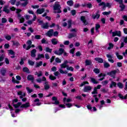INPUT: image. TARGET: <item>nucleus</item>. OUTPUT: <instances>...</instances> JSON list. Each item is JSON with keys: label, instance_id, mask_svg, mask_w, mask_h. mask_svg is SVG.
<instances>
[{"label": "nucleus", "instance_id": "nucleus-1", "mask_svg": "<svg viewBox=\"0 0 127 127\" xmlns=\"http://www.w3.org/2000/svg\"><path fill=\"white\" fill-rule=\"evenodd\" d=\"M61 6H60V4H59V2H56L55 3V5L54 6V10H58V11H55V12H58V13H61Z\"/></svg>", "mask_w": 127, "mask_h": 127}, {"label": "nucleus", "instance_id": "nucleus-2", "mask_svg": "<svg viewBox=\"0 0 127 127\" xmlns=\"http://www.w3.org/2000/svg\"><path fill=\"white\" fill-rule=\"evenodd\" d=\"M17 102H18V100L17 99H14L12 101L13 106L15 109H17V108H19L20 106H21V102L17 103ZM15 103H17L15 104Z\"/></svg>", "mask_w": 127, "mask_h": 127}, {"label": "nucleus", "instance_id": "nucleus-3", "mask_svg": "<svg viewBox=\"0 0 127 127\" xmlns=\"http://www.w3.org/2000/svg\"><path fill=\"white\" fill-rule=\"evenodd\" d=\"M119 71L120 70H119V69H116L112 70L111 72H108L107 74L109 76H111V77H113V78H115V75H116L117 73H119Z\"/></svg>", "mask_w": 127, "mask_h": 127}, {"label": "nucleus", "instance_id": "nucleus-4", "mask_svg": "<svg viewBox=\"0 0 127 127\" xmlns=\"http://www.w3.org/2000/svg\"><path fill=\"white\" fill-rule=\"evenodd\" d=\"M64 49L62 48H60L58 51H55L54 53H55V54H56L57 55L60 56L63 54V53H64Z\"/></svg>", "mask_w": 127, "mask_h": 127}, {"label": "nucleus", "instance_id": "nucleus-5", "mask_svg": "<svg viewBox=\"0 0 127 127\" xmlns=\"http://www.w3.org/2000/svg\"><path fill=\"white\" fill-rule=\"evenodd\" d=\"M112 36H119V37H121V36H122V32L121 31H115V32H112Z\"/></svg>", "mask_w": 127, "mask_h": 127}, {"label": "nucleus", "instance_id": "nucleus-6", "mask_svg": "<svg viewBox=\"0 0 127 127\" xmlns=\"http://www.w3.org/2000/svg\"><path fill=\"white\" fill-rule=\"evenodd\" d=\"M34 104L32 105L33 107L35 106H41V102H40L39 99H36L34 100Z\"/></svg>", "mask_w": 127, "mask_h": 127}, {"label": "nucleus", "instance_id": "nucleus-7", "mask_svg": "<svg viewBox=\"0 0 127 127\" xmlns=\"http://www.w3.org/2000/svg\"><path fill=\"white\" fill-rule=\"evenodd\" d=\"M87 108L88 110H89V111H91V112H96L97 111V108H96V107H92V106L91 105V104H89V105H87Z\"/></svg>", "mask_w": 127, "mask_h": 127}, {"label": "nucleus", "instance_id": "nucleus-8", "mask_svg": "<svg viewBox=\"0 0 127 127\" xmlns=\"http://www.w3.org/2000/svg\"><path fill=\"white\" fill-rule=\"evenodd\" d=\"M20 107L22 109H27V108L30 107V103L29 102H27L25 104H21Z\"/></svg>", "mask_w": 127, "mask_h": 127}, {"label": "nucleus", "instance_id": "nucleus-9", "mask_svg": "<svg viewBox=\"0 0 127 127\" xmlns=\"http://www.w3.org/2000/svg\"><path fill=\"white\" fill-rule=\"evenodd\" d=\"M17 95H18V96H19L20 99H22V98H23V97H25V96H26L25 92H23L22 91H18L17 92Z\"/></svg>", "mask_w": 127, "mask_h": 127}, {"label": "nucleus", "instance_id": "nucleus-10", "mask_svg": "<svg viewBox=\"0 0 127 127\" xmlns=\"http://www.w3.org/2000/svg\"><path fill=\"white\" fill-rule=\"evenodd\" d=\"M99 5H103V7H111L112 4H111L110 3H105V2H102L99 4Z\"/></svg>", "mask_w": 127, "mask_h": 127}, {"label": "nucleus", "instance_id": "nucleus-11", "mask_svg": "<svg viewBox=\"0 0 127 127\" xmlns=\"http://www.w3.org/2000/svg\"><path fill=\"white\" fill-rule=\"evenodd\" d=\"M52 101H53V103L55 105H59V101L57 100V97H53L52 98Z\"/></svg>", "mask_w": 127, "mask_h": 127}, {"label": "nucleus", "instance_id": "nucleus-12", "mask_svg": "<svg viewBox=\"0 0 127 127\" xmlns=\"http://www.w3.org/2000/svg\"><path fill=\"white\" fill-rule=\"evenodd\" d=\"M101 87H102V85H98L96 87H95L94 88L93 91L92 92V94H98V92H97V89H101Z\"/></svg>", "mask_w": 127, "mask_h": 127}, {"label": "nucleus", "instance_id": "nucleus-13", "mask_svg": "<svg viewBox=\"0 0 127 127\" xmlns=\"http://www.w3.org/2000/svg\"><path fill=\"white\" fill-rule=\"evenodd\" d=\"M49 27V24L48 22L43 23L41 26V28H44V29H48Z\"/></svg>", "mask_w": 127, "mask_h": 127}, {"label": "nucleus", "instance_id": "nucleus-14", "mask_svg": "<svg viewBox=\"0 0 127 127\" xmlns=\"http://www.w3.org/2000/svg\"><path fill=\"white\" fill-rule=\"evenodd\" d=\"M106 76V74L105 73H100L98 75V77L99 78H101L99 79V81H103L104 79L105 78V76Z\"/></svg>", "mask_w": 127, "mask_h": 127}, {"label": "nucleus", "instance_id": "nucleus-15", "mask_svg": "<svg viewBox=\"0 0 127 127\" xmlns=\"http://www.w3.org/2000/svg\"><path fill=\"white\" fill-rule=\"evenodd\" d=\"M91 90H92V87L90 86H86L83 89L84 92H89V91H91Z\"/></svg>", "mask_w": 127, "mask_h": 127}, {"label": "nucleus", "instance_id": "nucleus-16", "mask_svg": "<svg viewBox=\"0 0 127 127\" xmlns=\"http://www.w3.org/2000/svg\"><path fill=\"white\" fill-rule=\"evenodd\" d=\"M53 29H50L48 32L46 33V35L49 36V37L52 36L53 35Z\"/></svg>", "mask_w": 127, "mask_h": 127}, {"label": "nucleus", "instance_id": "nucleus-17", "mask_svg": "<svg viewBox=\"0 0 127 127\" xmlns=\"http://www.w3.org/2000/svg\"><path fill=\"white\" fill-rule=\"evenodd\" d=\"M44 88L45 90H48L49 89V88H50V86H49V82L47 81V80L45 81Z\"/></svg>", "mask_w": 127, "mask_h": 127}, {"label": "nucleus", "instance_id": "nucleus-18", "mask_svg": "<svg viewBox=\"0 0 127 127\" xmlns=\"http://www.w3.org/2000/svg\"><path fill=\"white\" fill-rule=\"evenodd\" d=\"M81 21L84 23V25H87L88 24V22L86 20L85 16H81L80 18Z\"/></svg>", "mask_w": 127, "mask_h": 127}, {"label": "nucleus", "instance_id": "nucleus-19", "mask_svg": "<svg viewBox=\"0 0 127 127\" xmlns=\"http://www.w3.org/2000/svg\"><path fill=\"white\" fill-rule=\"evenodd\" d=\"M36 81L38 83H41L42 81H44L45 82L47 81L46 78L44 76L43 77L42 79L38 78L36 79Z\"/></svg>", "mask_w": 127, "mask_h": 127}, {"label": "nucleus", "instance_id": "nucleus-20", "mask_svg": "<svg viewBox=\"0 0 127 127\" xmlns=\"http://www.w3.org/2000/svg\"><path fill=\"white\" fill-rule=\"evenodd\" d=\"M43 12H44V8H39L37 10V13L38 14H42Z\"/></svg>", "mask_w": 127, "mask_h": 127}, {"label": "nucleus", "instance_id": "nucleus-21", "mask_svg": "<svg viewBox=\"0 0 127 127\" xmlns=\"http://www.w3.org/2000/svg\"><path fill=\"white\" fill-rule=\"evenodd\" d=\"M35 53H36V50L33 49L31 52V57H35L36 56V55H35Z\"/></svg>", "mask_w": 127, "mask_h": 127}, {"label": "nucleus", "instance_id": "nucleus-22", "mask_svg": "<svg viewBox=\"0 0 127 127\" xmlns=\"http://www.w3.org/2000/svg\"><path fill=\"white\" fill-rule=\"evenodd\" d=\"M3 11H4L6 13H8L10 11L9 9H8V6H5L3 8Z\"/></svg>", "mask_w": 127, "mask_h": 127}, {"label": "nucleus", "instance_id": "nucleus-23", "mask_svg": "<svg viewBox=\"0 0 127 127\" xmlns=\"http://www.w3.org/2000/svg\"><path fill=\"white\" fill-rule=\"evenodd\" d=\"M43 64V63L42 61H40L39 63H36L35 65V67L36 68H37L38 67H40V66H42V64Z\"/></svg>", "mask_w": 127, "mask_h": 127}, {"label": "nucleus", "instance_id": "nucleus-24", "mask_svg": "<svg viewBox=\"0 0 127 127\" xmlns=\"http://www.w3.org/2000/svg\"><path fill=\"white\" fill-rule=\"evenodd\" d=\"M0 73L2 76H4L5 75V73H6V70L5 68H1L0 70Z\"/></svg>", "mask_w": 127, "mask_h": 127}, {"label": "nucleus", "instance_id": "nucleus-25", "mask_svg": "<svg viewBox=\"0 0 127 127\" xmlns=\"http://www.w3.org/2000/svg\"><path fill=\"white\" fill-rule=\"evenodd\" d=\"M116 55L117 57V58L118 59H119V60H122V59H123L124 58V57H123V56L122 55H120L119 54V52H117L116 53Z\"/></svg>", "mask_w": 127, "mask_h": 127}, {"label": "nucleus", "instance_id": "nucleus-26", "mask_svg": "<svg viewBox=\"0 0 127 127\" xmlns=\"http://www.w3.org/2000/svg\"><path fill=\"white\" fill-rule=\"evenodd\" d=\"M51 42L53 45H56L58 43V40L56 39H52Z\"/></svg>", "mask_w": 127, "mask_h": 127}, {"label": "nucleus", "instance_id": "nucleus-27", "mask_svg": "<svg viewBox=\"0 0 127 127\" xmlns=\"http://www.w3.org/2000/svg\"><path fill=\"white\" fill-rule=\"evenodd\" d=\"M70 102H72V100L70 98H67L66 99V97H64V104H66V103H70Z\"/></svg>", "mask_w": 127, "mask_h": 127}, {"label": "nucleus", "instance_id": "nucleus-28", "mask_svg": "<svg viewBox=\"0 0 127 127\" xmlns=\"http://www.w3.org/2000/svg\"><path fill=\"white\" fill-rule=\"evenodd\" d=\"M91 79V83H93V84H98L99 81H97L96 79L93 78V77H90Z\"/></svg>", "mask_w": 127, "mask_h": 127}, {"label": "nucleus", "instance_id": "nucleus-29", "mask_svg": "<svg viewBox=\"0 0 127 127\" xmlns=\"http://www.w3.org/2000/svg\"><path fill=\"white\" fill-rule=\"evenodd\" d=\"M95 60L96 61H97L99 63H103L104 62V60H103V59L100 58H96L95 59Z\"/></svg>", "mask_w": 127, "mask_h": 127}, {"label": "nucleus", "instance_id": "nucleus-30", "mask_svg": "<svg viewBox=\"0 0 127 127\" xmlns=\"http://www.w3.org/2000/svg\"><path fill=\"white\" fill-rule=\"evenodd\" d=\"M92 64V61L89 60H86L85 61V65L89 66V65Z\"/></svg>", "mask_w": 127, "mask_h": 127}, {"label": "nucleus", "instance_id": "nucleus-31", "mask_svg": "<svg viewBox=\"0 0 127 127\" xmlns=\"http://www.w3.org/2000/svg\"><path fill=\"white\" fill-rule=\"evenodd\" d=\"M41 58H44V55L43 54H38V57L36 58V60H39Z\"/></svg>", "mask_w": 127, "mask_h": 127}, {"label": "nucleus", "instance_id": "nucleus-32", "mask_svg": "<svg viewBox=\"0 0 127 127\" xmlns=\"http://www.w3.org/2000/svg\"><path fill=\"white\" fill-rule=\"evenodd\" d=\"M100 17V14L98 13H96V14H94L92 15V18L93 19H96V18H99Z\"/></svg>", "mask_w": 127, "mask_h": 127}, {"label": "nucleus", "instance_id": "nucleus-33", "mask_svg": "<svg viewBox=\"0 0 127 127\" xmlns=\"http://www.w3.org/2000/svg\"><path fill=\"white\" fill-rule=\"evenodd\" d=\"M59 71L60 73H61V74H67V73H68V71H67V70L64 71L61 68H59Z\"/></svg>", "mask_w": 127, "mask_h": 127}, {"label": "nucleus", "instance_id": "nucleus-34", "mask_svg": "<svg viewBox=\"0 0 127 127\" xmlns=\"http://www.w3.org/2000/svg\"><path fill=\"white\" fill-rule=\"evenodd\" d=\"M26 90L27 91V93H28V94H30L31 93H32V92H33V89L29 88V87H26Z\"/></svg>", "mask_w": 127, "mask_h": 127}, {"label": "nucleus", "instance_id": "nucleus-35", "mask_svg": "<svg viewBox=\"0 0 127 127\" xmlns=\"http://www.w3.org/2000/svg\"><path fill=\"white\" fill-rule=\"evenodd\" d=\"M27 80L29 81H33V80H34V77L31 75H28Z\"/></svg>", "mask_w": 127, "mask_h": 127}, {"label": "nucleus", "instance_id": "nucleus-36", "mask_svg": "<svg viewBox=\"0 0 127 127\" xmlns=\"http://www.w3.org/2000/svg\"><path fill=\"white\" fill-rule=\"evenodd\" d=\"M114 48V44L112 43H109V47L108 48V50H111V49H113Z\"/></svg>", "mask_w": 127, "mask_h": 127}, {"label": "nucleus", "instance_id": "nucleus-37", "mask_svg": "<svg viewBox=\"0 0 127 127\" xmlns=\"http://www.w3.org/2000/svg\"><path fill=\"white\" fill-rule=\"evenodd\" d=\"M117 83L114 81H112L111 84L110 85V88H113V87H116Z\"/></svg>", "mask_w": 127, "mask_h": 127}, {"label": "nucleus", "instance_id": "nucleus-38", "mask_svg": "<svg viewBox=\"0 0 127 127\" xmlns=\"http://www.w3.org/2000/svg\"><path fill=\"white\" fill-rule=\"evenodd\" d=\"M100 27H101V25H100V24H96L95 25V30L96 32H99V28H100Z\"/></svg>", "mask_w": 127, "mask_h": 127}, {"label": "nucleus", "instance_id": "nucleus-39", "mask_svg": "<svg viewBox=\"0 0 127 127\" xmlns=\"http://www.w3.org/2000/svg\"><path fill=\"white\" fill-rule=\"evenodd\" d=\"M12 82L14 83V84H19V81L18 80H16L15 78H14V77H12Z\"/></svg>", "mask_w": 127, "mask_h": 127}, {"label": "nucleus", "instance_id": "nucleus-40", "mask_svg": "<svg viewBox=\"0 0 127 127\" xmlns=\"http://www.w3.org/2000/svg\"><path fill=\"white\" fill-rule=\"evenodd\" d=\"M67 66H68V65L65 64H64V63L60 64V66L62 69H64L65 68H67Z\"/></svg>", "mask_w": 127, "mask_h": 127}, {"label": "nucleus", "instance_id": "nucleus-41", "mask_svg": "<svg viewBox=\"0 0 127 127\" xmlns=\"http://www.w3.org/2000/svg\"><path fill=\"white\" fill-rule=\"evenodd\" d=\"M49 79L51 80L52 81H54V80H56V77L52 75V74H51L49 76Z\"/></svg>", "mask_w": 127, "mask_h": 127}, {"label": "nucleus", "instance_id": "nucleus-42", "mask_svg": "<svg viewBox=\"0 0 127 127\" xmlns=\"http://www.w3.org/2000/svg\"><path fill=\"white\" fill-rule=\"evenodd\" d=\"M35 75H37L38 77H41L42 76V71H39L38 72H36Z\"/></svg>", "mask_w": 127, "mask_h": 127}, {"label": "nucleus", "instance_id": "nucleus-43", "mask_svg": "<svg viewBox=\"0 0 127 127\" xmlns=\"http://www.w3.org/2000/svg\"><path fill=\"white\" fill-rule=\"evenodd\" d=\"M23 72H25L26 73H30V71H29V69H28V68H27L26 67H24L23 68Z\"/></svg>", "mask_w": 127, "mask_h": 127}, {"label": "nucleus", "instance_id": "nucleus-44", "mask_svg": "<svg viewBox=\"0 0 127 127\" xmlns=\"http://www.w3.org/2000/svg\"><path fill=\"white\" fill-rule=\"evenodd\" d=\"M120 4V7L121 8V11H123V10H124V9H125V8L126 7V6H125V5H124V4H123V3H121Z\"/></svg>", "mask_w": 127, "mask_h": 127}, {"label": "nucleus", "instance_id": "nucleus-45", "mask_svg": "<svg viewBox=\"0 0 127 127\" xmlns=\"http://www.w3.org/2000/svg\"><path fill=\"white\" fill-rule=\"evenodd\" d=\"M66 69L68 70V71H74V68H73V67L72 66H69L68 65L66 66Z\"/></svg>", "mask_w": 127, "mask_h": 127}, {"label": "nucleus", "instance_id": "nucleus-46", "mask_svg": "<svg viewBox=\"0 0 127 127\" xmlns=\"http://www.w3.org/2000/svg\"><path fill=\"white\" fill-rule=\"evenodd\" d=\"M118 87L120 88V89H123L124 88V84L121 82H119L117 83Z\"/></svg>", "mask_w": 127, "mask_h": 127}, {"label": "nucleus", "instance_id": "nucleus-47", "mask_svg": "<svg viewBox=\"0 0 127 127\" xmlns=\"http://www.w3.org/2000/svg\"><path fill=\"white\" fill-rule=\"evenodd\" d=\"M88 48H91V47H93V41L91 40L88 42Z\"/></svg>", "mask_w": 127, "mask_h": 127}, {"label": "nucleus", "instance_id": "nucleus-48", "mask_svg": "<svg viewBox=\"0 0 127 127\" xmlns=\"http://www.w3.org/2000/svg\"><path fill=\"white\" fill-rule=\"evenodd\" d=\"M76 33L70 34L68 35V38H72V37H76Z\"/></svg>", "mask_w": 127, "mask_h": 127}, {"label": "nucleus", "instance_id": "nucleus-49", "mask_svg": "<svg viewBox=\"0 0 127 127\" xmlns=\"http://www.w3.org/2000/svg\"><path fill=\"white\" fill-rule=\"evenodd\" d=\"M93 72H94L95 74H99L100 73V69L99 68H94Z\"/></svg>", "mask_w": 127, "mask_h": 127}, {"label": "nucleus", "instance_id": "nucleus-50", "mask_svg": "<svg viewBox=\"0 0 127 127\" xmlns=\"http://www.w3.org/2000/svg\"><path fill=\"white\" fill-rule=\"evenodd\" d=\"M13 45H14L15 46H16L17 47H18V46H20V44H19V43L18 42H13Z\"/></svg>", "mask_w": 127, "mask_h": 127}, {"label": "nucleus", "instance_id": "nucleus-51", "mask_svg": "<svg viewBox=\"0 0 127 127\" xmlns=\"http://www.w3.org/2000/svg\"><path fill=\"white\" fill-rule=\"evenodd\" d=\"M121 40H123L125 43H127V37H122Z\"/></svg>", "mask_w": 127, "mask_h": 127}, {"label": "nucleus", "instance_id": "nucleus-52", "mask_svg": "<svg viewBox=\"0 0 127 127\" xmlns=\"http://www.w3.org/2000/svg\"><path fill=\"white\" fill-rule=\"evenodd\" d=\"M67 4H68V5H69V6H72L73 3L72 0H68L67 1Z\"/></svg>", "mask_w": 127, "mask_h": 127}, {"label": "nucleus", "instance_id": "nucleus-53", "mask_svg": "<svg viewBox=\"0 0 127 127\" xmlns=\"http://www.w3.org/2000/svg\"><path fill=\"white\" fill-rule=\"evenodd\" d=\"M5 39L6 40L9 41L10 39H11V36H9V35H7L5 36Z\"/></svg>", "mask_w": 127, "mask_h": 127}, {"label": "nucleus", "instance_id": "nucleus-54", "mask_svg": "<svg viewBox=\"0 0 127 127\" xmlns=\"http://www.w3.org/2000/svg\"><path fill=\"white\" fill-rule=\"evenodd\" d=\"M106 56L108 59H113V58H114V55L108 54L106 55Z\"/></svg>", "mask_w": 127, "mask_h": 127}, {"label": "nucleus", "instance_id": "nucleus-55", "mask_svg": "<svg viewBox=\"0 0 127 127\" xmlns=\"http://www.w3.org/2000/svg\"><path fill=\"white\" fill-rule=\"evenodd\" d=\"M104 66L105 68H109L110 67V64L108 63H104Z\"/></svg>", "mask_w": 127, "mask_h": 127}, {"label": "nucleus", "instance_id": "nucleus-56", "mask_svg": "<svg viewBox=\"0 0 127 127\" xmlns=\"http://www.w3.org/2000/svg\"><path fill=\"white\" fill-rule=\"evenodd\" d=\"M8 53L9 54H10L11 55H15V53H14V52H13V51L10 50H8Z\"/></svg>", "mask_w": 127, "mask_h": 127}, {"label": "nucleus", "instance_id": "nucleus-57", "mask_svg": "<svg viewBox=\"0 0 127 127\" xmlns=\"http://www.w3.org/2000/svg\"><path fill=\"white\" fill-rule=\"evenodd\" d=\"M6 108L7 109V110L9 109L10 111H13V109L10 104H8V107H7Z\"/></svg>", "mask_w": 127, "mask_h": 127}, {"label": "nucleus", "instance_id": "nucleus-58", "mask_svg": "<svg viewBox=\"0 0 127 127\" xmlns=\"http://www.w3.org/2000/svg\"><path fill=\"white\" fill-rule=\"evenodd\" d=\"M46 52H49V53H51L52 52V49H50L48 47L46 48Z\"/></svg>", "mask_w": 127, "mask_h": 127}, {"label": "nucleus", "instance_id": "nucleus-59", "mask_svg": "<svg viewBox=\"0 0 127 127\" xmlns=\"http://www.w3.org/2000/svg\"><path fill=\"white\" fill-rule=\"evenodd\" d=\"M34 62L32 61H30L29 60L28 61V64H29V65H30L31 66H33V65H34Z\"/></svg>", "mask_w": 127, "mask_h": 127}, {"label": "nucleus", "instance_id": "nucleus-60", "mask_svg": "<svg viewBox=\"0 0 127 127\" xmlns=\"http://www.w3.org/2000/svg\"><path fill=\"white\" fill-rule=\"evenodd\" d=\"M5 56L4 55L2 54L1 56H0V62H2L3 61V59H4Z\"/></svg>", "mask_w": 127, "mask_h": 127}, {"label": "nucleus", "instance_id": "nucleus-61", "mask_svg": "<svg viewBox=\"0 0 127 127\" xmlns=\"http://www.w3.org/2000/svg\"><path fill=\"white\" fill-rule=\"evenodd\" d=\"M55 61L56 63H61L62 62L61 60L58 58H56Z\"/></svg>", "mask_w": 127, "mask_h": 127}, {"label": "nucleus", "instance_id": "nucleus-62", "mask_svg": "<svg viewBox=\"0 0 127 127\" xmlns=\"http://www.w3.org/2000/svg\"><path fill=\"white\" fill-rule=\"evenodd\" d=\"M20 20V23H22L24 22V18L21 17V18H18Z\"/></svg>", "mask_w": 127, "mask_h": 127}, {"label": "nucleus", "instance_id": "nucleus-63", "mask_svg": "<svg viewBox=\"0 0 127 127\" xmlns=\"http://www.w3.org/2000/svg\"><path fill=\"white\" fill-rule=\"evenodd\" d=\"M86 84H89V82H88V81H84L80 85L79 87H83V86L86 85Z\"/></svg>", "mask_w": 127, "mask_h": 127}, {"label": "nucleus", "instance_id": "nucleus-64", "mask_svg": "<svg viewBox=\"0 0 127 127\" xmlns=\"http://www.w3.org/2000/svg\"><path fill=\"white\" fill-rule=\"evenodd\" d=\"M65 106H66L67 108H71L72 107V104L71 103H65Z\"/></svg>", "mask_w": 127, "mask_h": 127}]
</instances>
